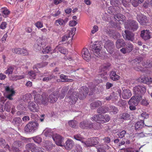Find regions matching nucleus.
<instances>
[{
	"mask_svg": "<svg viewBox=\"0 0 152 152\" xmlns=\"http://www.w3.org/2000/svg\"><path fill=\"white\" fill-rule=\"evenodd\" d=\"M72 152H82V148L80 145H77L75 150L72 151Z\"/></svg>",
	"mask_w": 152,
	"mask_h": 152,
	"instance_id": "53",
	"label": "nucleus"
},
{
	"mask_svg": "<svg viewBox=\"0 0 152 152\" xmlns=\"http://www.w3.org/2000/svg\"><path fill=\"white\" fill-rule=\"evenodd\" d=\"M26 150H31V152H38L37 150L36 149L35 145L33 143H29L27 144L26 146Z\"/></svg>",
	"mask_w": 152,
	"mask_h": 152,
	"instance_id": "19",
	"label": "nucleus"
},
{
	"mask_svg": "<svg viewBox=\"0 0 152 152\" xmlns=\"http://www.w3.org/2000/svg\"><path fill=\"white\" fill-rule=\"evenodd\" d=\"M51 131L50 129L47 128L43 132L45 136L50 137V136H51L52 137L54 135H53V132Z\"/></svg>",
	"mask_w": 152,
	"mask_h": 152,
	"instance_id": "32",
	"label": "nucleus"
},
{
	"mask_svg": "<svg viewBox=\"0 0 152 152\" xmlns=\"http://www.w3.org/2000/svg\"><path fill=\"white\" fill-rule=\"evenodd\" d=\"M43 145L45 147L47 150H51L53 147V145L52 142L49 141H46L44 142Z\"/></svg>",
	"mask_w": 152,
	"mask_h": 152,
	"instance_id": "26",
	"label": "nucleus"
},
{
	"mask_svg": "<svg viewBox=\"0 0 152 152\" xmlns=\"http://www.w3.org/2000/svg\"><path fill=\"white\" fill-rule=\"evenodd\" d=\"M104 47L110 54H112L114 51V45L113 42L108 40L105 43Z\"/></svg>",
	"mask_w": 152,
	"mask_h": 152,
	"instance_id": "9",
	"label": "nucleus"
},
{
	"mask_svg": "<svg viewBox=\"0 0 152 152\" xmlns=\"http://www.w3.org/2000/svg\"><path fill=\"white\" fill-rule=\"evenodd\" d=\"M109 107L102 106L97 110V112L99 113H104L109 111Z\"/></svg>",
	"mask_w": 152,
	"mask_h": 152,
	"instance_id": "24",
	"label": "nucleus"
},
{
	"mask_svg": "<svg viewBox=\"0 0 152 152\" xmlns=\"http://www.w3.org/2000/svg\"><path fill=\"white\" fill-rule=\"evenodd\" d=\"M12 104L10 102H8L5 104V107L6 109V110L7 112H10L12 108Z\"/></svg>",
	"mask_w": 152,
	"mask_h": 152,
	"instance_id": "54",
	"label": "nucleus"
},
{
	"mask_svg": "<svg viewBox=\"0 0 152 152\" xmlns=\"http://www.w3.org/2000/svg\"><path fill=\"white\" fill-rule=\"evenodd\" d=\"M36 73L35 72H34L33 71H31L29 72L28 74L29 76L31 77V78H35L36 75Z\"/></svg>",
	"mask_w": 152,
	"mask_h": 152,
	"instance_id": "60",
	"label": "nucleus"
},
{
	"mask_svg": "<svg viewBox=\"0 0 152 152\" xmlns=\"http://www.w3.org/2000/svg\"><path fill=\"white\" fill-rule=\"evenodd\" d=\"M22 143L21 141H15L12 146L11 150H10V146L8 145H6L5 148H8L10 151H11L12 150L14 152H18L19 151V149L18 147L22 145Z\"/></svg>",
	"mask_w": 152,
	"mask_h": 152,
	"instance_id": "8",
	"label": "nucleus"
},
{
	"mask_svg": "<svg viewBox=\"0 0 152 152\" xmlns=\"http://www.w3.org/2000/svg\"><path fill=\"white\" fill-rule=\"evenodd\" d=\"M68 89V86H66L63 87L61 91V94L60 96V98L61 99H62L64 98L65 94V93L67 92Z\"/></svg>",
	"mask_w": 152,
	"mask_h": 152,
	"instance_id": "40",
	"label": "nucleus"
},
{
	"mask_svg": "<svg viewBox=\"0 0 152 152\" xmlns=\"http://www.w3.org/2000/svg\"><path fill=\"white\" fill-rule=\"evenodd\" d=\"M60 77L61 79L59 80H58L57 81L58 82L61 81L62 82H67L69 81V80H71L70 79H69L67 78V76L63 74L61 75H60Z\"/></svg>",
	"mask_w": 152,
	"mask_h": 152,
	"instance_id": "39",
	"label": "nucleus"
},
{
	"mask_svg": "<svg viewBox=\"0 0 152 152\" xmlns=\"http://www.w3.org/2000/svg\"><path fill=\"white\" fill-rule=\"evenodd\" d=\"M74 145V142L71 139H68L64 145L66 148L68 150H70Z\"/></svg>",
	"mask_w": 152,
	"mask_h": 152,
	"instance_id": "20",
	"label": "nucleus"
},
{
	"mask_svg": "<svg viewBox=\"0 0 152 152\" xmlns=\"http://www.w3.org/2000/svg\"><path fill=\"white\" fill-rule=\"evenodd\" d=\"M109 112L110 113H112L114 114H116L118 113V109L115 106H110L109 107Z\"/></svg>",
	"mask_w": 152,
	"mask_h": 152,
	"instance_id": "36",
	"label": "nucleus"
},
{
	"mask_svg": "<svg viewBox=\"0 0 152 152\" xmlns=\"http://www.w3.org/2000/svg\"><path fill=\"white\" fill-rule=\"evenodd\" d=\"M69 20V18H66L64 19L59 18L55 21V24L57 26L59 25L64 26Z\"/></svg>",
	"mask_w": 152,
	"mask_h": 152,
	"instance_id": "16",
	"label": "nucleus"
},
{
	"mask_svg": "<svg viewBox=\"0 0 152 152\" xmlns=\"http://www.w3.org/2000/svg\"><path fill=\"white\" fill-rule=\"evenodd\" d=\"M102 104V102L101 101L98 100L92 102L90 104V106L92 109H95L96 108L101 106Z\"/></svg>",
	"mask_w": 152,
	"mask_h": 152,
	"instance_id": "23",
	"label": "nucleus"
},
{
	"mask_svg": "<svg viewBox=\"0 0 152 152\" xmlns=\"http://www.w3.org/2000/svg\"><path fill=\"white\" fill-rule=\"evenodd\" d=\"M138 20L141 25H145L147 22V17L145 16H142L141 18L138 19Z\"/></svg>",
	"mask_w": 152,
	"mask_h": 152,
	"instance_id": "41",
	"label": "nucleus"
},
{
	"mask_svg": "<svg viewBox=\"0 0 152 152\" xmlns=\"http://www.w3.org/2000/svg\"><path fill=\"white\" fill-rule=\"evenodd\" d=\"M74 138L75 140L81 141L82 143H83L84 138L82 137L80 134H77L74 136Z\"/></svg>",
	"mask_w": 152,
	"mask_h": 152,
	"instance_id": "50",
	"label": "nucleus"
},
{
	"mask_svg": "<svg viewBox=\"0 0 152 152\" xmlns=\"http://www.w3.org/2000/svg\"><path fill=\"white\" fill-rule=\"evenodd\" d=\"M38 126V123L36 121L28 123L25 126V131L27 133H33L37 130Z\"/></svg>",
	"mask_w": 152,
	"mask_h": 152,
	"instance_id": "3",
	"label": "nucleus"
},
{
	"mask_svg": "<svg viewBox=\"0 0 152 152\" xmlns=\"http://www.w3.org/2000/svg\"><path fill=\"white\" fill-rule=\"evenodd\" d=\"M52 138L57 145L61 146L64 145V138L60 135L56 134L53 136Z\"/></svg>",
	"mask_w": 152,
	"mask_h": 152,
	"instance_id": "12",
	"label": "nucleus"
},
{
	"mask_svg": "<svg viewBox=\"0 0 152 152\" xmlns=\"http://www.w3.org/2000/svg\"><path fill=\"white\" fill-rule=\"evenodd\" d=\"M125 45L124 40L122 39H118L116 42V47L118 48H119L124 46Z\"/></svg>",
	"mask_w": 152,
	"mask_h": 152,
	"instance_id": "31",
	"label": "nucleus"
},
{
	"mask_svg": "<svg viewBox=\"0 0 152 152\" xmlns=\"http://www.w3.org/2000/svg\"><path fill=\"white\" fill-rule=\"evenodd\" d=\"M91 142V138H89L85 142L83 141V145L85 147L92 146Z\"/></svg>",
	"mask_w": 152,
	"mask_h": 152,
	"instance_id": "42",
	"label": "nucleus"
},
{
	"mask_svg": "<svg viewBox=\"0 0 152 152\" xmlns=\"http://www.w3.org/2000/svg\"><path fill=\"white\" fill-rule=\"evenodd\" d=\"M122 97L124 99H129L132 96V94L131 91L128 89H125L123 90L122 92Z\"/></svg>",
	"mask_w": 152,
	"mask_h": 152,
	"instance_id": "17",
	"label": "nucleus"
},
{
	"mask_svg": "<svg viewBox=\"0 0 152 152\" xmlns=\"http://www.w3.org/2000/svg\"><path fill=\"white\" fill-rule=\"evenodd\" d=\"M126 48L127 52L129 53L133 49V45L131 43H128L127 44Z\"/></svg>",
	"mask_w": 152,
	"mask_h": 152,
	"instance_id": "46",
	"label": "nucleus"
},
{
	"mask_svg": "<svg viewBox=\"0 0 152 152\" xmlns=\"http://www.w3.org/2000/svg\"><path fill=\"white\" fill-rule=\"evenodd\" d=\"M89 124L88 121H83L80 123V126L83 129H88L89 128Z\"/></svg>",
	"mask_w": 152,
	"mask_h": 152,
	"instance_id": "30",
	"label": "nucleus"
},
{
	"mask_svg": "<svg viewBox=\"0 0 152 152\" xmlns=\"http://www.w3.org/2000/svg\"><path fill=\"white\" fill-rule=\"evenodd\" d=\"M134 94L142 99L146 91V87L143 86H138L134 87L133 89Z\"/></svg>",
	"mask_w": 152,
	"mask_h": 152,
	"instance_id": "5",
	"label": "nucleus"
},
{
	"mask_svg": "<svg viewBox=\"0 0 152 152\" xmlns=\"http://www.w3.org/2000/svg\"><path fill=\"white\" fill-rule=\"evenodd\" d=\"M73 91L72 89H70L65 98L66 100L71 104H75L79 97L77 92Z\"/></svg>",
	"mask_w": 152,
	"mask_h": 152,
	"instance_id": "2",
	"label": "nucleus"
},
{
	"mask_svg": "<svg viewBox=\"0 0 152 152\" xmlns=\"http://www.w3.org/2000/svg\"><path fill=\"white\" fill-rule=\"evenodd\" d=\"M21 122V119L20 118L16 117L13 119L12 123L15 126H18L20 124Z\"/></svg>",
	"mask_w": 152,
	"mask_h": 152,
	"instance_id": "34",
	"label": "nucleus"
},
{
	"mask_svg": "<svg viewBox=\"0 0 152 152\" xmlns=\"http://www.w3.org/2000/svg\"><path fill=\"white\" fill-rule=\"evenodd\" d=\"M114 18L116 20L119 22L120 23H122L125 20V16L121 14H117L114 15Z\"/></svg>",
	"mask_w": 152,
	"mask_h": 152,
	"instance_id": "25",
	"label": "nucleus"
},
{
	"mask_svg": "<svg viewBox=\"0 0 152 152\" xmlns=\"http://www.w3.org/2000/svg\"><path fill=\"white\" fill-rule=\"evenodd\" d=\"M83 58L86 61H88L91 58V55L89 51L86 48H84L82 52Z\"/></svg>",
	"mask_w": 152,
	"mask_h": 152,
	"instance_id": "15",
	"label": "nucleus"
},
{
	"mask_svg": "<svg viewBox=\"0 0 152 152\" xmlns=\"http://www.w3.org/2000/svg\"><path fill=\"white\" fill-rule=\"evenodd\" d=\"M32 94L34 96V100L35 102L37 104V103H38V96L37 92L35 90H34L33 91Z\"/></svg>",
	"mask_w": 152,
	"mask_h": 152,
	"instance_id": "55",
	"label": "nucleus"
},
{
	"mask_svg": "<svg viewBox=\"0 0 152 152\" xmlns=\"http://www.w3.org/2000/svg\"><path fill=\"white\" fill-rule=\"evenodd\" d=\"M116 95V93L113 92L110 94L109 96H107L105 99L107 101L113 100L114 99H116L115 97Z\"/></svg>",
	"mask_w": 152,
	"mask_h": 152,
	"instance_id": "33",
	"label": "nucleus"
},
{
	"mask_svg": "<svg viewBox=\"0 0 152 152\" xmlns=\"http://www.w3.org/2000/svg\"><path fill=\"white\" fill-rule=\"evenodd\" d=\"M148 77H147L144 75H142L137 80L139 82L146 83L148 81Z\"/></svg>",
	"mask_w": 152,
	"mask_h": 152,
	"instance_id": "38",
	"label": "nucleus"
},
{
	"mask_svg": "<svg viewBox=\"0 0 152 152\" xmlns=\"http://www.w3.org/2000/svg\"><path fill=\"white\" fill-rule=\"evenodd\" d=\"M148 135H149V136H152V133H148V134H144L143 132H141L140 133L138 134H137V136L139 137H144L147 136Z\"/></svg>",
	"mask_w": 152,
	"mask_h": 152,
	"instance_id": "59",
	"label": "nucleus"
},
{
	"mask_svg": "<svg viewBox=\"0 0 152 152\" xmlns=\"http://www.w3.org/2000/svg\"><path fill=\"white\" fill-rule=\"evenodd\" d=\"M120 34L118 32L115 31L113 33V37L114 39H116L117 38H120Z\"/></svg>",
	"mask_w": 152,
	"mask_h": 152,
	"instance_id": "62",
	"label": "nucleus"
},
{
	"mask_svg": "<svg viewBox=\"0 0 152 152\" xmlns=\"http://www.w3.org/2000/svg\"><path fill=\"white\" fill-rule=\"evenodd\" d=\"M102 125L100 123H96L90 124V123L89 129L94 130H98L101 129Z\"/></svg>",
	"mask_w": 152,
	"mask_h": 152,
	"instance_id": "21",
	"label": "nucleus"
},
{
	"mask_svg": "<svg viewBox=\"0 0 152 152\" xmlns=\"http://www.w3.org/2000/svg\"><path fill=\"white\" fill-rule=\"evenodd\" d=\"M128 25H125V27L126 28L129 29L134 31L136 30L138 28L137 24L134 20H129L128 21Z\"/></svg>",
	"mask_w": 152,
	"mask_h": 152,
	"instance_id": "10",
	"label": "nucleus"
},
{
	"mask_svg": "<svg viewBox=\"0 0 152 152\" xmlns=\"http://www.w3.org/2000/svg\"><path fill=\"white\" fill-rule=\"evenodd\" d=\"M144 121L143 120H141L137 122L135 124V129H142L144 126Z\"/></svg>",
	"mask_w": 152,
	"mask_h": 152,
	"instance_id": "28",
	"label": "nucleus"
},
{
	"mask_svg": "<svg viewBox=\"0 0 152 152\" xmlns=\"http://www.w3.org/2000/svg\"><path fill=\"white\" fill-rule=\"evenodd\" d=\"M58 97L57 92H53L49 95L48 98L46 94L43 93L40 96V101H39V104H46L48 102L51 103H54L56 102Z\"/></svg>",
	"mask_w": 152,
	"mask_h": 152,
	"instance_id": "1",
	"label": "nucleus"
},
{
	"mask_svg": "<svg viewBox=\"0 0 152 152\" xmlns=\"http://www.w3.org/2000/svg\"><path fill=\"white\" fill-rule=\"evenodd\" d=\"M13 69L14 67L13 66H10L8 69L5 71V73L8 75L11 74L12 73Z\"/></svg>",
	"mask_w": 152,
	"mask_h": 152,
	"instance_id": "52",
	"label": "nucleus"
},
{
	"mask_svg": "<svg viewBox=\"0 0 152 152\" xmlns=\"http://www.w3.org/2000/svg\"><path fill=\"white\" fill-rule=\"evenodd\" d=\"M28 107L31 111L35 112H37L38 111L37 106H36L34 102H31L29 103Z\"/></svg>",
	"mask_w": 152,
	"mask_h": 152,
	"instance_id": "27",
	"label": "nucleus"
},
{
	"mask_svg": "<svg viewBox=\"0 0 152 152\" xmlns=\"http://www.w3.org/2000/svg\"><path fill=\"white\" fill-rule=\"evenodd\" d=\"M102 118H101V123H104L108 122L110 119V116L108 115H102Z\"/></svg>",
	"mask_w": 152,
	"mask_h": 152,
	"instance_id": "37",
	"label": "nucleus"
},
{
	"mask_svg": "<svg viewBox=\"0 0 152 152\" xmlns=\"http://www.w3.org/2000/svg\"><path fill=\"white\" fill-rule=\"evenodd\" d=\"M141 37L145 40H147L150 38L149 31L144 30L141 31Z\"/></svg>",
	"mask_w": 152,
	"mask_h": 152,
	"instance_id": "18",
	"label": "nucleus"
},
{
	"mask_svg": "<svg viewBox=\"0 0 152 152\" xmlns=\"http://www.w3.org/2000/svg\"><path fill=\"white\" fill-rule=\"evenodd\" d=\"M142 65L145 67L150 68L152 67V60L147 62L146 64L145 62H143Z\"/></svg>",
	"mask_w": 152,
	"mask_h": 152,
	"instance_id": "51",
	"label": "nucleus"
},
{
	"mask_svg": "<svg viewBox=\"0 0 152 152\" xmlns=\"http://www.w3.org/2000/svg\"><path fill=\"white\" fill-rule=\"evenodd\" d=\"M142 99V98L139 97L135 95L133 96L128 102V104L129 105H137L138 102Z\"/></svg>",
	"mask_w": 152,
	"mask_h": 152,
	"instance_id": "14",
	"label": "nucleus"
},
{
	"mask_svg": "<svg viewBox=\"0 0 152 152\" xmlns=\"http://www.w3.org/2000/svg\"><path fill=\"white\" fill-rule=\"evenodd\" d=\"M55 77L52 75H48L46 76L43 77L42 79V80L44 81L48 82L50 80L52 79L54 77Z\"/></svg>",
	"mask_w": 152,
	"mask_h": 152,
	"instance_id": "44",
	"label": "nucleus"
},
{
	"mask_svg": "<svg viewBox=\"0 0 152 152\" xmlns=\"http://www.w3.org/2000/svg\"><path fill=\"white\" fill-rule=\"evenodd\" d=\"M102 46V43L99 41L94 42L92 45L91 50L96 56L97 57L101 56L100 51Z\"/></svg>",
	"mask_w": 152,
	"mask_h": 152,
	"instance_id": "4",
	"label": "nucleus"
},
{
	"mask_svg": "<svg viewBox=\"0 0 152 152\" xmlns=\"http://www.w3.org/2000/svg\"><path fill=\"white\" fill-rule=\"evenodd\" d=\"M144 0H133L132 1V5L134 7L137 6L139 4L142 3Z\"/></svg>",
	"mask_w": 152,
	"mask_h": 152,
	"instance_id": "43",
	"label": "nucleus"
},
{
	"mask_svg": "<svg viewBox=\"0 0 152 152\" xmlns=\"http://www.w3.org/2000/svg\"><path fill=\"white\" fill-rule=\"evenodd\" d=\"M88 88L87 87L83 86L81 87L78 96L79 99H83L85 98L88 94Z\"/></svg>",
	"mask_w": 152,
	"mask_h": 152,
	"instance_id": "13",
	"label": "nucleus"
},
{
	"mask_svg": "<svg viewBox=\"0 0 152 152\" xmlns=\"http://www.w3.org/2000/svg\"><path fill=\"white\" fill-rule=\"evenodd\" d=\"M110 77L111 79L116 81L118 80L120 76L116 74V73L114 71H112L111 72L110 74Z\"/></svg>",
	"mask_w": 152,
	"mask_h": 152,
	"instance_id": "29",
	"label": "nucleus"
},
{
	"mask_svg": "<svg viewBox=\"0 0 152 152\" xmlns=\"http://www.w3.org/2000/svg\"><path fill=\"white\" fill-rule=\"evenodd\" d=\"M92 146L98 144L99 142V138L97 137H91Z\"/></svg>",
	"mask_w": 152,
	"mask_h": 152,
	"instance_id": "45",
	"label": "nucleus"
},
{
	"mask_svg": "<svg viewBox=\"0 0 152 152\" xmlns=\"http://www.w3.org/2000/svg\"><path fill=\"white\" fill-rule=\"evenodd\" d=\"M141 116L143 119H147L149 117V115L145 112H143L141 114Z\"/></svg>",
	"mask_w": 152,
	"mask_h": 152,
	"instance_id": "64",
	"label": "nucleus"
},
{
	"mask_svg": "<svg viewBox=\"0 0 152 152\" xmlns=\"http://www.w3.org/2000/svg\"><path fill=\"white\" fill-rule=\"evenodd\" d=\"M76 29L75 28H72L71 30H68L67 31V33L64 35L62 38V41L63 42L69 40V41H71L72 38L75 34Z\"/></svg>",
	"mask_w": 152,
	"mask_h": 152,
	"instance_id": "6",
	"label": "nucleus"
},
{
	"mask_svg": "<svg viewBox=\"0 0 152 152\" xmlns=\"http://www.w3.org/2000/svg\"><path fill=\"white\" fill-rule=\"evenodd\" d=\"M77 122L75 121L71 120L69 121V126L72 128H75L77 125Z\"/></svg>",
	"mask_w": 152,
	"mask_h": 152,
	"instance_id": "56",
	"label": "nucleus"
},
{
	"mask_svg": "<svg viewBox=\"0 0 152 152\" xmlns=\"http://www.w3.org/2000/svg\"><path fill=\"white\" fill-rule=\"evenodd\" d=\"M0 11L3 14L7 15L10 13V11L6 7H2L0 9Z\"/></svg>",
	"mask_w": 152,
	"mask_h": 152,
	"instance_id": "47",
	"label": "nucleus"
},
{
	"mask_svg": "<svg viewBox=\"0 0 152 152\" xmlns=\"http://www.w3.org/2000/svg\"><path fill=\"white\" fill-rule=\"evenodd\" d=\"M5 89L6 91V97L10 100H12V97L15 95V93L14 91L8 86L5 87Z\"/></svg>",
	"mask_w": 152,
	"mask_h": 152,
	"instance_id": "11",
	"label": "nucleus"
},
{
	"mask_svg": "<svg viewBox=\"0 0 152 152\" xmlns=\"http://www.w3.org/2000/svg\"><path fill=\"white\" fill-rule=\"evenodd\" d=\"M25 77V74L21 75H15L12 77V80H20L24 78Z\"/></svg>",
	"mask_w": 152,
	"mask_h": 152,
	"instance_id": "49",
	"label": "nucleus"
},
{
	"mask_svg": "<svg viewBox=\"0 0 152 152\" xmlns=\"http://www.w3.org/2000/svg\"><path fill=\"white\" fill-rule=\"evenodd\" d=\"M51 50V48L49 47H47L45 48H44L42 52L44 54L48 53Z\"/></svg>",
	"mask_w": 152,
	"mask_h": 152,
	"instance_id": "58",
	"label": "nucleus"
},
{
	"mask_svg": "<svg viewBox=\"0 0 152 152\" xmlns=\"http://www.w3.org/2000/svg\"><path fill=\"white\" fill-rule=\"evenodd\" d=\"M12 52L15 53L20 54V48H14L12 49Z\"/></svg>",
	"mask_w": 152,
	"mask_h": 152,
	"instance_id": "63",
	"label": "nucleus"
},
{
	"mask_svg": "<svg viewBox=\"0 0 152 152\" xmlns=\"http://www.w3.org/2000/svg\"><path fill=\"white\" fill-rule=\"evenodd\" d=\"M24 56H27L28 54V51L26 49L20 48V53Z\"/></svg>",
	"mask_w": 152,
	"mask_h": 152,
	"instance_id": "57",
	"label": "nucleus"
},
{
	"mask_svg": "<svg viewBox=\"0 0 152 152\" xmlns=\"http://www.w3.org/2000/svg\"><path fill=\"white\" fill-rule=\"evenodd\" d=\"M122 1V0H111L110 3L112 5H114L115 4H118Z\"/></svg>",
	"mask_w": 152,
	"mask_h": 152,
	"instance_id": "61",
	"label": "nucleus"
},
{
	"mask_svg": "<svg viewBox=\"0 0 152 152\" xmlns=\"http://www.w3.org/2000/svg\"><path fill=\"white\" fill-rule=\"evenodd\" d=\"M102 115L99 114L94 115L91 118L92 121H94L101 123V118H102Z\"/></svg>",
	"mask_w": 152,
	"mask_h": 152,
	"instance_id": "35",
	"label": "nucleus"
},
{
	"mask_svg": "<svg viewBox=\"0 0 152 152\" xmlns=\"http://www.w3.org/2000/svg\"><path fill=\"white\" fill-rule=\"evenodd\" d=\"M110 147L108 145L104 144L102 145H101L100 147H98L97 148V152H106L105 150L109 149Z\"/></svg>",
	"mask_w": 152,
	"mask_h": 152,
	"instance_id": "22",
	"label": "nucleus"
},
{
	"mask_svg": "<svg viewBox=\"0 0 152 152\" xmlns=\"http://www.w3.org/2000/svg\"><path fill=\"white\" fill-rule=\"evenodd\" d=\"M120 118L121 119H124V120H127L129 119V114L124 113L120 115Z\"/></svg>",
	"mask_w": 152,
	"mask_h": 152,
	"instance_id": "48",
	"label": "nucleus"
},
{
	"mask_svg": "<svg viewBox=\"0 0 152 152\" xmlns=\"http://www.w3.org/2000/svg\"><path fill=\"white\" fill-rule=\"evenodd\" d=\"M122 36L124 39L126 40H129L133 42L134 40V35L132 32L128 30H125L122 33Z\"/></svg>",
	"mask_w": 152,
	"mask_h": 152,
	"instance_id": "7",
	"label": "nucleus"
}]
</instances>
